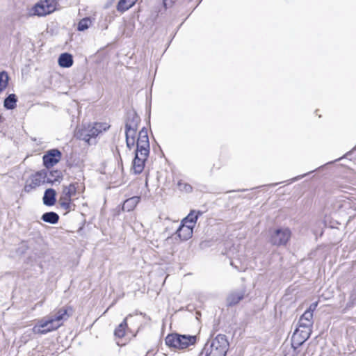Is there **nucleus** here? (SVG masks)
I'll return each instance as SVG.
<instances>
[{
    "label": "nucleus",
    "instance_id": "f3484780",
    "mask_svg": "<svg viewBox=\"0 0 356 356\" xmlns=\"http://www.w3.org/2000/svg\"><path fill=\"white\" fill-rule=\"evenodd\" d=\"M140 200V197L139 196H133L127 199L123 203L122 210L126 211H133L139 203Z\"/></svg>",
    "mask_w": 356,
    "mask_h": 356
},
{
    "label": "nucleus",
    "instance_id": "5701e85b",
    "mask_svg": "<svg viewBox=\"0 0 356 356\" xmlns=\"http://www.w3.org/2000/svg\"><path fill=\"white\" fill-rule=\"evenodd\" d=\"M9 76L6 71L0 72V93L2 92L8 86Z\"/></svg>",
    "mask_w": 356,
    "mask_h": 356
},
{
    "label": "nucleus",
    "instance_id": "423d86ee",
    "mask_svg": "<svg viewBox=\"0 0 356 356\" xmlns=\"http://www.w3.org/2000/svg\"><path fill=\"white\" fill-rule=\"evenodd\" d=\"M58 328L59 325H56L51 317L47 315L38 321L33 327L32 332L37 334H45Z\"/></svg>",
    "mask_w": 356,
    "mask_h": 356
},
{
    "label": "nucleus",
    "instance_id": "4468645a",
    "mask_svg": "<svg viewBox=\"0 0 356 356\" xmlns=\"http://www.w3.org/2000/svg\"><path fill=\"white\" fill-rule=\"evenodd\" d=\"M56 192L53 188H48L44 191L42 198L43 204L46 206L51 207L55 204L56 202Z\"/></svg>",
    "mask_w": 356,
    "mask_h": 356
},
{
    "label": "nucleus",
    "instance_id": "7ed1b4c3",
    "mask_svg": "<svg viewBox=\"0 0 356 356\" xmlns=\"http://www.w3.org/2000/svg\"><path fill=\"white\" fill-rule=\"evenodd\" d=\"M196 335L180 334L178 333L169 334L165 338V343L168 346L184 350L193 346L197 343Z\"/></svg>",
    "mask_w": 356,
    "mask_h": 356
},
{
    "label": "nucleus",
    "instance_id": "aec40b11",
    "mask_svg": "<svg viewBox=\"0 0 356 356\" xmlns=\"http://www.w3.org/2000/svg\"><path fill=\"white\" fill-rule=\"evenodd\" d=\"M41 220L49 224H56L59 220V216L54 211L44 213L41 216Z\"/></svg>",
    "mask_w": 356,
    "mask_h": 356
},
{
    "label": "nucleus",
    "instance_id": "c756f323",
    "mask_svg": "<svg viewBox=\"0 0 356 356\" xmlns=\"http://www.w3.org/2000/svg\"><path fill=\"white\" fill-rule=\"evenodd\" d=\"M92 125L94 126L95 128H97V131H98L99 134L102 133L103 131H106L109 128V126H108L107 124L106 123L96 122L94 123Z\"/></svg>",
    "mask_w": 356,
    "mask_h": 356
},
{
    "label": "nucleus",
    "instance_id": "4c0bfd02",
    "mask_svg": "<svg viewBox=\"0 0 356 356\" xmlns=\"http://www.w3.org/2000/svg\"><path fill=\"white\" fill-rule=\"evenodd\" d=\"M138 0H129V6H131V7L132 8L135 4L137 2Z\"/></svg>",
    "mask_w": 356,
    "mask_h": 356
},
{
    "label": "nucleus",
    "instance_id": "6e6552de",
    "mask_svg": "<svg viewBox=\"0 0 356 356\" xmlns=\"http://www.w3.org/2000/svg\"><path fill=\"white\" fill-rule=\"evenodd\" d=\"M311 333L312 330L302 328L298 326V327L294 331L292 336V346L294 348L300 346L309 338Z\"/></svg>",
    "mask_w": 356,
    "mask_h": 356
},
{
    "label": "nucleus",
    "instance_id": "c9c22d12",
    "mask_svg": "<svg viewBox=\"0 0 356 356\" xmlns=\"http://www.w3.org/2000/svg\"><path fill=\"white\" fill-rule=\"evenodd\" d=\"M317 306L318 302H313L309 305V308L306 311H309L313 314L314 311L316 309Z\"/></svg>",
    "mask_w": 356,
    "mask_h": 356
},
{
    "label": "nucleus",
    "instance_id": "f8f14e48",
    "mask_svg": "<svg viewBox=\"0 0 356 356\" xmlns=\"http://www.w3.org/2000/svg\"><path fill=\"white\" fill-rule=\"evenodd\" d=\"M140 122V118L137 113L134 110L129 111L127 113L124 127L128 128V129L130 128H138Z\"/></svg>",
    "mask_w": 356,
    "mask_h": 356
},
{
    "label": "nucleus",
    "instance_id": "e433bc0d",
    "mask_svg": "<svg viewBox=\"0 0 356 356\" xmlns=\"http://www.w3.org/2000/svg\"><path fill=\"white\" fill-rule=\"evenodd\" d=\"M306 175H307V174H304L302 175L297 176V177H294V178H293L291 179V182L292 181H298V180L300 179L301 178L304 177Z\"/></svg>",
    "mask_w": 356,
    "mask_h": 356
},
{
    "label": "nucleus",
    "instance_id": "9d476101",
    "mask_svg": "<svg viewBox=\"0 0 356 356\" xmlns=\"http://www.w3.org/2000/svg\"><path fill=\"white\" fill-rule=\"evenodd\" d=\"M62 154L58 149H52L47 152L43 156V164L47 168H51L58 163L61 159Z\"/></svg>",
    "mask_w": 356,
    "mask_h": 356
},
{
    "label": "nucleus",
    "instance_id": "72a5a7b5",
    "mask_svg": "<svg viewBox=\"0 0 356 356\" xmlns=\"http://www.w3.org/2000/svg\"><path fill=\"white\" fill-rule=\"evenodd\" d=\"M48 177L53 179H56V181H57L61 177V173L58 170L51 171L48 173Z\"/></svg>",
    "mask_w": 356,
    "mask_h": 356
},
{
    "label": "nucleus",
    "instance_id": "c85d7f7f",
    "mask_svg": "<svg viewBox=\"0 0 356 356\" xmlns=\"http://www.w3.org/2000/svg\"><path fill=\"white\" fill-rule=\"evenodd\" d=\"M356 304V293L355 291L351 292L349 300L346 304V309L353 308Z\"/></svg>",
    "mask_w": 356,
    "mask_h": 356
},
{
    "label": "nucleus",
    "instance_id": "f03ea898",
    "mask_svg": "<svg viewBox=\"0 0 356 356\" xmlns=\"http://www.w3.org/2000/svg\"><path fill=\"white\" fill-rule=\"evenodd\" d=\"M229 348V343L225 334H219L209 343H207L201 353V356H226Z\"/></svg>",
    "mask_w": 356,
    "mask_h": 356
},
{
    "label": "nucleus",
    "instance_id": "39448f33",
    "mask_svg": "<svg viewBox=\"0 0 356 356\" xmlns=\"http://www.w3.org/2000/svg\"><path fill=\"white\" fill-rule=\"evenodd\" d=\"M291 236V232L289 228H277L270 231L269 242L275 246L285 245Z\"/></svg>",
    "mask_w": 356,
    "mask_h": 356
},
{
    "label": "nucleus",
    "instance_id": "1a4fd4ad",
    "mask_svg": "<svg viewBox=\"0 0 356 356\" xmlns=\"http://www.w3.org/2000/svg\"><path fill=\"white\" fill-rule=\"evenodd\" d=\"M248 294L245 288L235 289L232 291L226 298V305L227 307H233L238 304L243 300Z\"/></svg>",
    "mask_w": 356,
    "mask_h": 356
},
{
    "label": "nucleus",
    "instance_id": "0eeeda50",
    "mask_svg": "<svg viewBox=\"0 0 356 356\" xmlns=\"http://www.w3.org/2000/svg\"><path fill=\"white\" fill-rule=\"evenodd\" d=\"M73 314V309L70 306H64L54 309L49 316L59 327L63 325V322L67 321Z\"/></svg>",
    "mask_w": 356,
    "mask_h": 356
},
{
    "label": "nucleus",
    "instance_id": "a211bd4d",
    "mask_svg": "<svg viewBox=\"0 0 356 356\" xmlns=\"http://www.w3.org/2000/svg\"><path fill=\"white\" fill-rule=\"evenodd\" d=\"M58 64L62 67L68 68L73 65V58L70 54H61L58 58Z\"/></svg>",
    "mask_w": 356,
    "mask_h": 356
},
{
    "label": "nucleus",
    "instance_id": "f257e3e1",
    "mask_svg": "<svg viewBox=\"0 0 356 356\" xmlns=\"http://www.w3.org/2000/svg\"><path fill=\"white\" fill-rule=\"evenodd\" d=\"M149 150L147 129L143 127L138 134L135 156L132 162V170L135 174H140L143 171L145 162L149 154Z\"/></svg>",
    "mask_w": 356,
    "mask_h": 356
},
{
    "label": "nucleus",
    "instance_id": "f704fd0d",
    "mask_svg": "<svg viewBox=\"0 0 356 356\" xmlns=\"http://www.w3.org/2000/svg\"><path fill=\"white\" fill-rule=\"evenodd\" d=\"M136 143V140H130V139H126V145L129 149H131Z\"/></svg>",
    "mask_w": 356,
    "mask_h": 356
},
{
    "label": "nucleus",
    "instance_id": "9b49d317",
    "mask_svg": "<svg viewBox=\"0 0 356 356\" xmlns=\"http://www.w3.org/2000/svg\"><path fill=\"white\" fill-rule=\"evenodd\" d=\"M31 179L36 186H39L44 183L53 184L56 181V179H53L48 177V172L44 170L37 172L31 177Z\"/></svg>",
    "mask_w": 356,
    "mask_h": 356
},
{
    "label": "nucleus",
    "instance_id": "ea45409f",
    "mask_svg": "<svg viewBox=\"0 0 356 356\" xmlns=\"http://www.w3.org/2000/svg\"><path fill=\"white\" fill-rule=\"evenodd\" d=\"M342 158H343V157L339 158V159H335V161H339V160H341Z\"/></svg>",
    "mask_w": 356,
    "mask_h": 356
},
{
    "label": "nucleus",
    "instance_id": "b1692460",
    "mask_svg": "<svg viewBox=\"0 0 356 356\" xmlns=\"http://www.w3.org/2000/svg\"><path fill=\"white\" fill-rule=\"evenodd\" d=\"M129 0H119L116 9L119 13H123L131 8V6H129Z\"/></svg>",
    "mask_w": 356,
    "mask_h": 356
},
{
    "label": "nucleus",
    "instance_id": "58836bf2",
    "mask_svg": "<svg viewBox=\"0 0 356 356\" xmlns=\"http://www.w3.org/2000/svg\"><path fill=\"white\" fill-rule=\"evenodd\" d=\"M168 0H163V3L165 5V6H166L168 5ZM170 1H172L171 0H170Z\"/></svg>",
    "mask_w": 356,
    "mask_h": 356
},
{
    "label": "nucleus",
    "instance_id": "4be33fe9",
    "mask_svg": "<svg viewBox=\"0 0 356 356\" xmlns=\"http://www.w3.org/2000/svg\"><path fill=\"white\" fill-rule=\"evenodd\" d=\"M131 316V314L127 316L123 321L118 326V327L114 331V334L116 337L122 338L125 334V330L127 327V318Z\"/></svg>",
    "mask_w": 356,
    "mask_h": 356
},
{
    "label": "nucleus",
    "instance_id": "393cba45",
    "mask_svg": "<svg viewBox=\"0 0 356 356\" xmlns=\"http://www.w3.org/2000/svg\"><path fill=\"white\" fill-rule=\"evenodd\" d=\"M178 189L181 192L190 193L193 191V187L191 184L184 182L182 180H179L177 182Z\"/></svg>",
    "mask_w": 356,
    "mask_h": 356
},
{
    "label": "nucleus",
    "instance_id": "2eb2a0df",
    "mask_svg": "<svg viewBox=\"0 0 356 356\" xmlns=\"http://www.w3.org/2000/svg\"><path fill=\"white\" fill-rule=\"evenodd\" d=\"M202 214V212L200 211H196L195 210H192L181 223L187 225L193 229L198 217Z\"/></svg>",
    "mask_w": 356,
    "mask_h": 356
},
{
    "label": "nucleus",
    "instance_id": "cd10ccee",
    "mask_svg": "<svg viewBox=\"0 0 356 356\" xmlns=\"http://www.w3.org/2000/svg\"><path fill=\"white\" fill-rule=\"evenodd\" d=\"M46 4L47 10L54 12L56 9L57 1L56 0H42Z\"/></svg>",
    "mask_w": 356,
    "mask_h": 356
},
{
    "label": "nucleus",
    "instance_id": "dca6fc26",
    "mask_svg": "<svg viewBox=\"0 0 356 356\" xmlns=\"http://www.w3.org/2000/svg\"><path fill=\"white\" fill-rule=\"evenodd\" d=\"M97 128H95L92 124H88L81 130V136L83 140L89 141L91 138H95L99 135Z\"/></svg>",
    "mask_w": 356,
    "mask_h": 356
},
{
    "label": "nucleus",
    "instance_id": "6ab92c4d",
    "mask_svg": "<svg viewBox=\"0 0 356 356\" xmlns=\"http://www.w3.org/2000/svg\"><path fill=\"white\" fill-rule=\"evenodd\" d=\"M33 13L38 16H45L48 14L53 13L51 10H47L46 8V4L43 1H40L39 3H36L33 8Z\"/></svg>",
    "mask_w": 356,
    "mask_h": 356
},
{
    "label": "nucleus",
    "instance_id": "473e14b6",
    "mask_svg": "<svg viewBox=\"0 0 356 356\" xmlns=\"http://www.w3.org/2000/svg\"><path fill=\"white\" fill-rule=\"evenodd\" d=\"M305 320H307V321H310L311 323H314L313 314L309 311H305L304 312V314L301 316V321H305Z\"/></svg>",
    "mask_w": 356,
    "mask_h": 356
},
{
    "label": "nucleus",
    "instance_id": "79ce46f5",
    "mask_svg": "<svg viewBox=\"0 0 356 356\" xmlns=\"http://www.w3.org/2000/svg\"><path fill=\"white\" fill-rule=\"evenodd\" d=\"M350 152H347V154H346L344 156H346V155H348V154H350Z\"/></svg>",
    "mask_w": 356,
    "mask_h": 356
},
{
    "label": "nucleus",
    "instance_id": "bb28decb",
    "mask_svg": "<svg viewBox=\"0 0 356 356\" xmlns=\"http://www.w3.org/2000/svg\"><path fill=\"white\" fill-rule=\"evenodd\" d=\"M138 128H125V139L136 140V134Z\"/></svg>",
    "mask_w": 356,
    "mask_h": 356
},
{
    "label": "nucleus",
    "instance_id": "a878e982",
    "mask_svg": "<svg viewBox=\"0 0 356 356\" xmlns=\"http://www.w3.org/2000/svg\"><path fill=\"white\" fill-rule=\"evenodd\" d=\"M91 24V20L88 17L81 19L78 24L77 29L79 31H83L89 28Z\"/></svg>",
    "mask_w": 356,
    "mask_h": 356
},
{
    "label": "nucleus",
    "instance_id": "20e7f679",
    "mask_svg": "<svg viewBox=\"0 0 356 356\" xmlns=\"http://www.w3.org/2000/svg\"><path fill=\"white\" fill-rule=\"evenodd\" d=\"M78 188L79 184L77 182L63 186V190L58 201L61 209L66 211L74 209L75 205L72 203V197L76 195Z\"/></svg>",
    "mask_w": 356,
    "mask_h": 356
},
{
    "label": "nucleus",
    "instance_id": "a19ab883",
    "mask_svg": "<svg viewBox=\"0 0 356 356\" xmlns=\"http://www.w3.org/2000/svg\"><path fill=\"white\" fill-rule=\"evenodd\" d=\"M334 161H331V162H328L326 163V165H328V164H330V163H332Z\"/></svg>",
    "mask_w": 356,
    "mask_h": 356
},
{
    "label": "nucleus",
    "instance_id": "412c9836",
    "mask_svg": "<svg viewBox=\"0 0 356 356\" xmlns=\"http://www.w3.org/2000/svg\"><path fill=\"white\" fill-rule=\"evenodd\" d=\"M17 102V96L15 94H10L5 98L3 106L8 110H13L16 107Z\"/></svg>",
    "mask_w": 356,
    "mask_h": 356
},
{
    "label": "nucleus",
    "instance_id": "7c9ffc66",
    "mask_svg": "<svg viewBox=\"0 0 356 356\" xmlns=\"http://www.w3.org/2000/svg\"><path fill=\"white\" fill-rule=\"evenodd\" d=\"M298 326L302 328H307V329L312 330V327L313 326V323H311L310 321H309L307 320L301 321V317H300L299 319V321H298Z\"/></svg>",
    "mask_w": 356,
    "mask_h": 356
},
{
    "label": "nucleus",
    "instance_id": "ddd939ff",
    "mask_svg": "<svg viewBox=\"0 0 356 356\" xmlns=\"http://www.w3.org/2000/svg\"><path fill=\"white\" fill-rule=\"evenodd\" d=\"M193 229L191 227L181 223L177 229L176 234L181 241H186L192 237Z\"/></svg>",
    "mask_w": 356,
    "mask_h": 356
},
{
    "label": "nucleus",
    "instance_id": "2f4dec72",
    "mask_svg": "<svg viewBox=\"0 0 356 356\" xmlns=\"http://www.w3.org/2000/svg\"><path fill=\"white\" fill-rule=\"evenodd\" d=\"M38 186H35L33 182L30 179L29 180L26 181L24 190L26 193H30L32 190L36 188Z\"/></svg>",
    "mask_w": 356,
    "mask_h": 356
}]
</instances>
